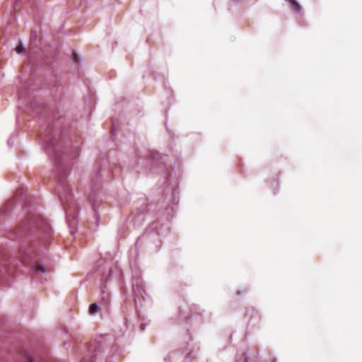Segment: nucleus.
Masks as SVG:
<instances>
[{
	"label": "nucleus",
	"mask_w": 362,
	"mask_h": 362,
	"mask_svg": "<svg viewBox=\"0 0 362 362\" xmlns=\"http://www.w3.org/2000/svg\"><path fill=\"white\" fill-rule=\"evenodd\" d=\"M99 311V306L96 303H92L89 306V313L92 315Z\"/></svg>",
	"instance_id": "obj_1"
},
{
	"label": "nucleus",
	"mask_w": 362,
	"mask_h": 362,
	"mask_svg": "<svg viewBox=\"0 0 362 362\" xmlns=\"http://www.w3.org/2000/svg\"><path fill=\"white\" fill-rule=\"evenodd\" d=\"M289 1L291 2V4L293 5V8L296 10V11H300V6L299 5V4L296 1V0H289Z\"/></svg>",
	"instance_id": "obj_2"
},
{
	"label": "nucleus",
	"mask_w": 362,
	"mask_h": 362,
	"mask_svg": "<svg viewBox=\"0 0 362 362\" xmlns=\"http://www.w3.org/2000/svg\"><path fill=\"white\" fill-rule=\"evenodd\" d=\"M37 271L41 272H46V269L44 268V267L42 264H38L37 266Z\"/></svg>",
	"instance_id": "obj_3"
},
{
	"label": "nucleus",
	"mask_w": 362,
	"mask_h": 362,
	"mask_svg": "<svg viewBox=\"0 0 362 362\" xmlns=\"http://www.w3.org/2000/svg\"><path fill=\"white\" fill-rule=\"evenodd\" d=\"M24 48L22 45H19L16 48V51L17 53L21 54L23 52Z\"/></svg>",
	"instance_id": "obj_4"
},
{
	"label": "nucleus",
	"mask_w": 362,
	"mask_h": 362,
	"mask_svg": "<svg viewBox=\"0 0 362 362\" xmlns=\"http://www.w3.org/2000/svg\"><path fill=\"white\" fill-rule=\"evenodd\" d=\"M74 60H75V62H78V56L76 54H74Z\"/></svg>",
	"instance_id": "obj_5"
},
{
	"label": "nucleus",
	"mask_w": 362,
	"mask_h": 362,
	"mask_svg": "<svg viewBox=\"0 0 362 362\" xmlns=\"http://www.w3.org/2000/svg\"><path fill=\"white\" fill-rule=\"evenodd\" d=\"M30 362H33L31 359H30Z\"/></svg>",
	"instance_id": "obj_6"
}]
</instances>
